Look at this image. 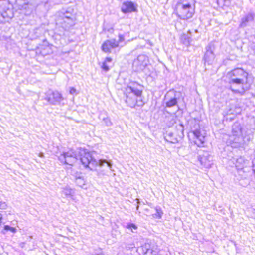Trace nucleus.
Returning a JSON list of instances; mask_svg holds the SVG:
<instances>
[{"label":"nucleus","instance_id":"nucleus-30","mask_svg":"<svg viewBox=\"0 0 255 255\" xmlns=\"http://www.w3.org/2000/svg\"><path fill=\"white\" fill-rule=\"evenodd\" d=\"M71 16H72V14L66 11L65 13H63V15H61L60 16V17H62V18H67H67L68 17V18H72Z\"/></svg>","mask_w":255,"mask_h":255},{"label":"nucleus","instance_id":"nucleus-19","mask_svg":"<svg viewBox=\"0 0 255 255\" xmlns=\"http://www.w3.org/2000/svg\"><path fill=\"white\" fill-rule=\"evenodd\" d=\"M124 227L127 230V233H136L138 229L137 225L132 223H127L124 225Z\"/></svg>","mask_w":255,"mask_h":255},{"label":"nucleus","instance_id":"nucleus-39","mask_svg":"<svg viewBox=\"0 0 255 255\" xmlns=\"http://www.w3.org/2000/svg\"><path fill=\"white\" fill-rule=\"evenodd\" d=\"M39 156L40 157H44V154L43 153H40Z\"/></svg>","mask_w":255,"mask_h":255},{"label":"nucleus","instance_id":"nucleus-11","mask_svg":"<svg viewBox=\"0 0 255 255\" xmlns=\"http://www.w3.org/2000/svg\"><path fill=\"white\" fill-rule=\"evenodd\" d=\"M214 46L212 43H209L206 47V52L204 56L205 63L211 64L215 58L214 54Z\"/></svg>","mask_w":255,"mask_h":255},{"label":"nucleus","instance_id":"nucleus-13","mask_svg":"<svg viewBox=\"0 0 255 255\" xmlns=\"http://www.w3.org/2000/svg\"><path fill=\"white\" fill-rule=\"evenodd\" d=\"M119 46V42L115 39L107 40L102 45V49L103 51L107 53H110L112 49H114Z\"/></svg>","mask_w":255,"mask_h":255},{"label":"nucleus","instance_id":"nucleus-34","mask_svg":"<svg viewBox=\"0 0 255 255\" xmlns=\"http://www.w3.org/2000/svg\"><path fill=\"white\" fill-rule=\"evenodd\" d=\"M76 90L73 88V87H72L70 88V93L71 94H76Z\"/></svg>","mask_w":255,"mask_h":255},{"label":"nucleus","instance_id":"nucleus-26","mask_svg":"<svg viewBox=\"0 0 255 255\" xmlns=\"http://www.w3.org/2000/svg\"><path fill=\"white\" fill-rule=\"evenodd\" d=\"M234 110L232 109V108H230L229 109H227V110H225L224 111L223 115L224 116V119L226 118V120L228 119V118L226 117L227 116L231 115H234Z\"/></svg>","mask_w":255,"mask_h":255},{"label":"nucleus","instance_id":"nucleus-22","mask_svg":"<svg viewBox=\"0 0 255 255\" xmlns=\"http://www.w3.org/2000/svg\"><path fill=\"white\" fill-rule=\"evenodd\" d=\"M62 194L66 197H71L73 196V191L70 187H66L62 189Z\"/></svg>","mask_w":255,"mask_h":255},{"label":"nucleus","instance_id":"nucleus-35","mask_svg":"<svg viewBox=\"0 0 255 255\" xmlns=\"http://www.w3.org/2000/svg\"><path fill=\"white\" fill-rule=\"evenodd\" d=\"M112 61V59L111 58H110V57H107L106 58L104 62H106V63H108V62H111Z\"/></svg>","mask_w":255,"mask_h":255},{"label":"nucleus","instance_id":"nucleus-3","mask_svg":"<svg viewBox=\"0 0 255 255\" xmlns=\"http://www.w3.org/2000/svg\"><path fill=\"white\" fill-rule=\"evenodd\" d=\"M142 88L141 85L136 83H131L124 91L126 103L132 108L135 106H143L144 102L142 100Z\"/></svg>","mask_w":255,"mask_h":255},{"label":"nucleus","instance_id":"nucleus-21","mask_svg":"<svg viewBox=\"0 0 255 255\" xmlns=\"http://www.w3.org/2000/svg\"><path fill=\"white\" fill-rule=\"evenodd\" d=\"M3 6L4 4L0 2V22H2L5 18L8 16L7 12L3 11Z\"/></svg>","mask_w":255,"mask_h":255},{"label":"nucleus","instance_id":"nucleus-17","mask_svg":"<svg viewBox=\"0 0 255 255\" xmlns=\"http://www.w3.org/2000/svg\"><path fill=\"white\" fill-rule=\"evenodd\" d=\"M255 14L252 13H249L242 18L240 24V27H245L248 25L249 22L253 21Z\"/></svg>","mask_w":255,"mask_h":255},{"label":"nucleus","instance_id":"nucleus-20","mask_svg":"<svg viewBox=\"0 0 255 255\" xmlns=\"http://www.w3.org/2000/svg\"><path fill=\"white\" fill-rule=\"evenodd\" d=\"M180 39L183 44L186 45H189L191 41V33L183 34L181 35Z\"/></svg>","mask_w":255,"mask_h":255},{"label":"nucleus","instance_id":"nucleus-27","mask_svg":"<svg viewBox=\"0 0 255 255\" xmlns=\"http://www.w3.org/2000/svg\"><path fill=\"white\" fill-rule=\"evenodd\" d=\"M219 5L221 6H228L230 4V0H217Z\"/></svg>","mask_w":255,"mask_h":255},{"label":"nucleus","instance_id":"nucleus-12","mask_svg":"<svg viewBox=\"0 0 255 255\" xmlns=\"http://www.w3.org/2000/svg\"><path fill=\"white\" fill-rule=\"evenodd\" d=\"M192 133L195 137V144L199 147L202 146L205 142V131L201 129H197L193 130Z\"/></svg>","mask_w":255,"mask_h":255},{"label":"nucleus","instance_id":"nucleus-31","mask_svg":"<svg viewBox=\"0 0 255 255\" xmlns=\"http://www.w3.org/2000/svg\"><path fill=\"white\" fill-rule=\"evenodd\" d=\"M102 69L106 72L109 70V66L107 65V63L104 62L102 66Z\"/></svg>","mask_w":255,"mask_h":255},{"label":"nucleus","instance_id":"nucleus-15","mask_svg":"<svg viewBox=\"0 0 255 255\" xmlns=\"http://www.w3.org/2000/svg\"><path fill=\"white\" fill-rule=\"evenodd\" d=\"M57 24H60L61 26L66 29L74 24V22L72 18H62L59 17L57 20Z\"/></svg>","mask_w":255,"mask_h":255},{"label":"nucleus","instance_id":"nucleus-28","mask_svg":"<svg viewBox=\"0 0 255 255\" xmlns=\"http://www.w3.org/2000/svg\"><path fill=\"white\" fill-rule=\"evenodd\" d=\"M135 247V245L133 243H125V248L128 250H130Z\"/></svg>","mask_w":255,"mask_h":255},{"label":"nucleus","instance_id":"nucleus-32","mask_svg":"<svg viewBox=\"0 0 255 255\" xmlns=\"http://www.w3.org/2000/svg\"><path fill=\"white\" fill-rule=\"evenodd\" d=\"M125 40L124 36L122 34L119 35V40L117 41L119 42V44L120 43L123 42Z\"/></svg>","mask_w":255,"mask_h":255},{"label":"nucleus","instance_id":"nucleus-8","mask_svg":"<svg viewBox=\"0 0 255 255\" xmlns=\"http://www.w3.org/2000/svg\"><path fill=\"white\" fill-rule=\"evenodd\" d=\"M148 57L146 55H139L133 62V69L135 71L144 72L146 73V67L148 66Z\"/></svg>","mask_w":255,"mask_h":255},{"label":"nucleus","instance_id":"nucleus-2","mask_svg":"<svg viewBox=\"0 0 255 255\" xmlns=\"http://www.w3.org/2000/svg\"><path fill=\"white\" fill-rule=\"evenodd\" d=\"M229 75L230 89L235 93L243 95L249 89L247 83L248 73L243 69L236 68L231 71Z\"/></svg>","mask_w":255,"mask_h":255},{"label":"nucleus","instance_id":"nucleus-1","mask_svg":"<svg viewBox=\"0 0 255 255\" xmlns=\"http://www.w3.org/2000/svg\"><path fill=\"white\" fill-rule=\"evenodd\" d=\"M59 161L63 163L72 165L78 159L85 167H89L91 170L96 165L102 166L104 164L112 170V163L110 160L106 159H100L98 161L93 159L91 154L85 149H80L79 151V154L73 150L71 149L66 152H63L59 157Z\"/></svg>","mask_w":255,"mask_h":255},{"label":"nucleus","instance_id":"nucleus-5","mask_svg":"<svg viewBox=\"0 0 255 255\" xmlns=\"http://www.w3.org/2000/svg\"><path fill=\"white\" fill-rule=\"evenodd\" d=\"M228 143L235 147L244 143L242 136V128L238 123H235L232 126V134L229 136Z\"/></svg>","mask_w":255,"mask_h":255},{"label":"nucleus","instance_id":"nucleus-10","mask_svg":"<svg viewBox=\"0 0 255 255\" xmlns=\"http://www.w3.org/2000/svg\"><path fill=\"white\" fill-rule=\"evenodd\" d=\"M198 160L201 165L206 168H209L213 164V157L208 152H204L198 157Z\"/></svg>","mask_w":255,"mask_h":255},{"label":"nucleus","instance_id":"nucleus-25","mask_svg":"<svg viewBox=\"0 0 255 255\" xmlns=\"http://www.w3.org/2000/svg\"><path fill=\"white\" fill-rule=\"evenodd\" d=\"M177 103V101L176 97H173L170 99L169 101H167L166 105L168 107H171L176 105Z\"/></svg>","mask_w":255,"mask_h":255},{"label":"nucleus","instance_id":"nucleus-18","mask_svg":"<svg viewBox=\"0 0 255 255\" xmlns=\"http://www.w3.org/2000/svg\"><path fill=\"white\" fill-rule=\"evenodd\" d=\"M247 162V161H246L242 157L232 159L233 164L235 165V167L238 170L242 169Z\"/></svg>","mask_w":255,"mask_h":255},{"label":"nucleus","instance_id":"nucleus-7","mask_svg":"<svg viewBox=\"0 0 255 255\" xmlns=\"http://www.w3.org/2000/svg\"><path fill=\"white\" fill-rule=\"evenodd\" d=\"M136 251L139 255H158L159 249L153 242L148 240Z\"/></svg>","mask_w":255,"mask_h":255},{"label":"nucleus","instance_id":"nucleus-37","mask_svg":"<svg viewBox=\"0 0 255 255\" xmlns=\"http://www.w3.org/2000/svg\"><path fill=\"white\" fill-rule=\"evenodd\" d=\"M10 231H12V232L14 233L16 231V229L15 228L11 227Z\"/></svg>","mask_w":255,"mask_h":255},{"label":"nucleus","instance_id":"nucleus-41","mask_svg":"<svg viewBox=\"0 0 255 255\" xmlns=\"http://www.w3.org/2000/svg\"><path fill=\"white\" fill-rule=\"evenodd\" d=\"M233 119H234V117H230V119H231V120Z\"/></svg>","mask_w":255,"mask_h":255},{"label":"nucleus","instance_id":"nucleus-14","mask_svg":"<svg viewBox=\"0 0 255 255\" xmlns=\"http://www.w3.org/2000/svg\"><path fill=\"white\" fill-rule=\"evenodd\" d=\"M121 10L124 13L135 12L136 11V6L131 1H126L122 4Z\"/></svg>","mask_w":255,"mask_h":255},{"label":"nucleus","instance_id":"nucleus-23","mask_svg":"<svg viewBox=\"0 0 255 255\" xmlns=\"http://www.w3.org/2000/svg\"><path fill=\"white\" fill-rule=\"evenodd\" d=\"M155 210L156 213L153 214V217L158 219L161 218L163 214V212L161 208L159 207H155Z\"/></svg>","mask_w":255,"mask_h":255},{"label":"nucleus","instance_id":"nucleus-42","mask_svg":"<svg viewBox=\"0 0 255 255\" xmlns=\"http://www.w3.org/2000/svg\"><path fill=\"white\" fill-rule=\"evenodd\" d=\"M130 255L127 254V255Z\"/></svg>","mask_w":255,"mask_h":255},{"label":"nucleus","instance_id":"nucleus-36","mask_svg":"<svg viewBox=\"0 0 255 255\" xmlns=\"http://www.w3.org/2000/svg\"><path fill=\"white\" fill-rule=\"evenodd\" d=\"M10 228H11V227H10V226H8V225H5V226H4V229H5V230H6V231L10 230Z\"/></svg>","mask_w":255,"mask_h":255},{"label":"nucleus","instance_id":"nucleus-38","mask_svg":"<svg viewBox=\"0 0 255 255\" xmlns=\"http://www.w3.org/2000/svg\"><path fill=\"white\" fill-rule=\"evenodd\" d=\"M108 32H110V33H113V31H114V29H113V28H110V29H109L108 30Z\"/></svg>","mask_w":255,"mask_h":255},{"label":"nucleus","instance_id":"nucleus-9","mask_svg":"<svg viewBox=\"0 0 255 255\" xmlns=\"http://www.w3.org/2000/svg\"><path fill=\"white\" fill-rule=\"evenodd\" d=\"M45 99L49 104L57 105L60 104L61 102L63 100V97L62 94L57 91L48 90L45 93Z\"/></svg>","mask_w":255,"mask_h":255},{"label":"nucleus","instance_id":"nucleus-16","mask_svg":"<svg viewBox=\"0 0 255 255\" xmlns=\"http://www.w3.org/2000/svg\"><path fill=\"white\" fill-rule=\"evenodd\" d=\"M15 3L19 9L26 10V14L31 12V9L29 8V0H15Z\"/></svg>","mask_w":255,"mask_h":255},{"label":"nucleus","instance_id":"nucleus-40","mask_svg":"<svg viewBox=\"0 0 255 255\" xmlns=\"http://www.w3.org/2000/svg\"><path fill=\"white\" fill-rule=\"evenodd\" d=\"M171 122H172V124H174L175 123V120L174 118H172V120H171Z\"/></svg>","mask_w":255,"mask_h":255},{"label":"nucleus","instance_id":"nucleus-6","mask_svg":"<svg viewBox=\"0 0 255 255\" xmlns=\"http://www.w3.org/2000/svg\"><path fill=\"white\" fill-rule=\"evenodd\" d=\"M184 136L183 127L178 125L175 128L167 131L165 135V140L171 143H176Z\"/></svg>","mask_w":255,"mask_h":255},{"label":"nucleus","instance_id":"nucleus-33","mask_svg":"<svg viewBox=\"0 0 255 255\" xmlns=\"http://www.w3.org/2000/svg\"><path fill=\"white\" fill-rule=\"evenodd\" d=\"M6 204L4 202H0V209H4L6 207Z\"/></svg>","mask_w":255,"mask_h":255},{"label":"nucleus","instance_id":"nucleus-4","mask_svg":"<svg viewBox=\"0 0 255 255\" xmlns=\"http://www.w3.org/2000/svg\"><path fill=\"white\" fill-rule=\"evenodd\" d=\"M193 0H180L176 7L177 16L181 19H187L192 17L194 9L192 6Z\"/></svg>","mask_w":255,"mask_h":255},{"label":"nucleus","instance_id":"nucleus-24","mask_svg":"<svg viewBox=\"0 0 255 255\" xmlns=\"http://www.w3.org/2000/svg\"><path fill=\"white\" fill-rule=\"evenodd\" d=\"M100 119H102L107 126H111L112 125L110 119L107 116H104L102 114L99 116Z\"/></svg>","mask_w":255,"mask_h":255},{"label":"nucleus","instance_id":"nucleus-29","mask_svg":"<svg viewBox=\"0 0 255 255\" xmlns=\"http://www.w3.org/2000/svg\"><path fill=\"white\" fill-rule=\"evenodd\" d=\"M76 182L80 186H82V185H84V180L80 177L76 178Z\"/></svg>","mask_w":255,"mask_h":255}]
</instances>
